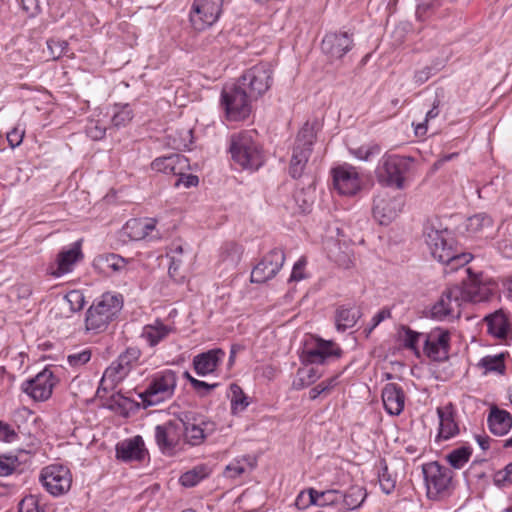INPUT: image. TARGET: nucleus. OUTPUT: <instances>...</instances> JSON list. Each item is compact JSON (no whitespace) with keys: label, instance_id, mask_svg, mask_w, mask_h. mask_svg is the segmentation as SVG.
<instances>
[{"label":"nucleus","instance_id":"nucleus-32","mask_svg":"<svg viewBox=\"0 0 512 512\" xmlns=\"http://www.w3.org/2000/svg\"><path fill=\"white\" fill-rule=\"evenodd\" d=\"M471 259V254L459 252L456 246L453 250H450V248H448L446 252L442 250L439 255V262L445 264L447 267L446 272H452L464 267Z\"/></svg>","mask_w":512,"mask_h":512},{"label":"nucleus","instance_id":"nucleus-20","mask_svg":"<svg viewBox=\"0 0 512 512\" xmlns=\"http://www.w3.org/2000/svg\"><path fill=\"white\" fill-rule=\"evenodd\" d=\"M183 423V437L186 443L191 446H198L205 438L213 432L214 424L209 421L191 422L188 414L179 419Z\"/></svg>","mask_w":512,"mask_h":512},{"label":"nucleus","instance_id":"nucleus-5","mask_svg":"<svg viewBox=\"0 0 512 512\" xmlns=\"http://www.w3.org/2000/svg\"><path fill=\"white\" fill-rule=\"evenodd\" d=\"M254 100L239 83L224 87L221 93V104L231 121L246 119L252 111L251 103Z\"/></svg>","mask_w":512,"mask_h":512},{"label":"nucleus","instance_id":"nucleus-43","mask_svg":"<svg viewBox=\"0 0 512 512\" xmlns=\"http://www.w3.org/2000/svg\"><path fill=\"white\" fill-rule=\"evenodd\" d=\"M247 467L253 468V463L249 457H243L241 459H235L229 465L226 466L225 474L227 477L235 478L246 472Z\"/></svg>","mask_w":512,"mask_h":512},{"label":"nucleus","instance_id":"nucleus-21","mask_svg":"<svg viewBox=\"0 0 512 512\" xmlns=\"http://www.w3.org/2000/svg\"><path fill=\"white\" fill-rule=\"evenodd\" d=\"M82 257L80 246L75 243L70 249L63 250L58 254L56 261L47 268V273L54 277H61L71 272L75 263Z\"/></svg>","mask_w":512,"mask_h":512},{"label":"nucleus","instance_id":"nucleus-31","mask_svg":"<svg viewBox=\"0 0 512 512\" xmlns=\"http://www.w3.org/2000/svg\"><path fill=\"white\" fill-rule=\"evenodd\" d=\"M487 324V331L490 335L505 339L509 332V323L502 310L495 311L484 318Z\"/></svg>","mask_w":512,"mask_h":512},{"label":"nucleus","instance_id":"nucleus-42","mask_svg":"<svg viewBox=\"0 0 512 512\" xmlns=\"http://www.w3.org/2000/svg\"><path fill=\"white\" fill-rule=\"evenodd\" d=\"M242 247L236 243H226L222 247L221 259L230 266H235L241 259Z\"/></svg>","mask_w":512,"mask_h":512},{"label":"nucleus","instance_id":"nucleus-46","mask_svg":"<svg viewBox=\"0 0 512 512\" xmlns=\"http://www.w3.org/2000/svg\"><path fill=\"white\" fill-rule=\"evenodd\" d=\"M381 465V470L378 473L379 484L385 494H390L395 488L396 480L393 478L392 474L389 473L385 462L381 463Z\"/></svg>","mask_w":512,"mask_h":512},{"label":"nucleus","instance_id":"nucleus-14","mask_svg":"<svg viewBox=\"0 0 512 512\" xmlns=\"http://www.w3.org/2000/svg\"><path fill=\"white\" fill-rule=\"evenodd\" d=\"M450 333L443 328H435L425 335L423 350L433 361L443 362L449 357Z\"/></svg>","mask_w":512,"mask_h":512},{"label":"nucleus","instance_id":"nucleus-1","mask_svg":"<svg viewBox=\"0 0 512 512\" xmlns=\"http://www.w3.org/2000/svg\"><path fill=\"white\" fill-rule=\"evenodd\" d=\"M123 307L121 294L106 292L97 298L86 312L85 326L88 331L101 333L113 322Z\"/></svg>","mask_w":512,"mask_h":512},{"label":"nucleus","instance_id":"nucleus-44","mask_svg":"<svg viewBox=\"0 0 512 512\" xmlns=\"http://www.w3.org/2000/svg\"><path fill=\"white\" fill-rule=\"evenodd\" d=\"M230 392L232 411H243L248 406L249 403L247 401V396L244 394L242 388L239 385L232 383L230 385Z\"/></svg>","mask_w":512,"mask_h":512},{"label":"nucleus","instance_id":"nucleus-56","mask_svg":"<svg viewBox=\"0 0 512 512\" xmlns=\"http://www.w3.org/2000/svg\"><path fill=\"white\" fill-rule=\"evenodd\" d=\"M86 133L92 140H100L105 136L106 127L99 121H91L86 126Z\"/></svg>","mask_w":512,"mask_h":512},{"label":"nucleus","instance_id":"nucleus-8","mask_svg":"<svg viewBox=\"0 0 512 512\" xmlns=\"http://www.w3.org/2000/svg\"><path fill=\"white\" fill-rule=\"evenodd\" d=\"M273 81V67L268 62H261L248 69L238 80V83L247 90L250 97L257 100L271 87Z\"/></svg>","mask_w":512,"mask_h":512},{"label":"nucleus","instance_id":"nucleus-47","mask_svg":"<svg viewBox=\"0 0 512 512\" xmlns=\"http://www.w3.org/2000/svg\"><path fill=\"white\" fill-rule=\"evenodd\" d=\"M440 99L436 97L433 101L432 108L426 113L425 120L422 123H419L415 127V133L416 135H424L427 132V124L430 120L435 119L438 117L440 110Z\"/></svg>","mask_w":512,"mask_h":512},{"label":"nucleus","instance_id":"nucleus-39","mask_svg":"<svg viewBox=\"0 0 512 512\" xmlns=\"http://www.w3.org/2000/svg\"><path fill=\"white\" fill-rule=\"evenodd\" d=\"M492 223V218L489 215L485 213H479L467 219L466 228L470 233L476 234L485 228L491 227Z\"/></svg>","mask_w":512,"mask_h":512},{"label":"nucleus","instance_id":"nucleus-50","mask_svg":"<svg viewBox=\"0 0 512 512\" xmlns=\"http://www.w3.org/2000/svg\"><path fill=\"white\" fill-rule=\"evenodd\" d=\"M204 477L205 474L203 473L202 469L194 468L181 475L180 483L184 487H193L197 485Z\"/></svg>","mask_w":512,"mask_h":512},{"label":"nucleus","instance_id":"nucleus-22","mask_svg":"<svg viewBox=\"0 0 512 512\" xmlns=\"http://www.w3.org/2000/svg\"><path fill=\"white\" fill-rule=\"evenodd\" d=\"M341 348L332 341L319 339L313 348L305 350V361L311 364H324L330 358H339Z\"/></svg>","mask_w":512,"mask_h":512},{"label":"nucleus","instance_id":"nucleus-63","mask_svg":"<svg viewBox=\"0 0 512 512\" xmlns=\"http://www.w3.org/2000/svg\"><path fill=\"white\" fill-rule=\"evenodd\" d=\"M191 385L194 390L201 396L204 397L209 394V392L216 387H218V383L209 384L207 382L201 380H191Z\"/></svg>","mask_w":512,"mask_h":512},{"label":"nucleus","instance_id":"nucleus-54","mask_svg":"<svg viewBox=\"0 0 512 512\" xmlns=\"http://www.w3.org/2000/svg\"><path fill=\"white\" fill-rule=\"evenodd\" d=\"M103 260L107 266V268L111 269L114 272H121L126 268L127 262L126 260L117 254H108L103 257Z\"/></svg>","mask_w":512,"mask_h":512},{"label":"nucleus","instance_id":"nucleus-7","mask_svg":"<svg viewBox=\"0 0 512 512\" xmlns=\"http://www.w3.org/2000/svg\"><path fill=\"white\" fill-rule=\"evenodd\" d=\"M427 496L437 500L449 494L452 486L453 471L438 462H429L422 467Z\"/></svg>","mask_w":512,"mask_h":512},{"label":"nucleus","instance_id":"nucleus-13","mask_svg":"<svg viewBox=\"0 0 512 512\" xmlns=\"http://www.w3.org/2000/svg\"><path fill=\"white\" fill-rule=\"evenodd\" d=\"M460 286L448 287L441 295L440 299L432 306L431 316L437 320L446 318H458L461 314V295Z\"/></svg>","mask_w":512,"mask_h":512},{"label":"nucleus","instance_id":"nucleus-17","mask_svg":"<svg viewBox=\"0 0 512 512\" xmlns=\"http://www.w3.org/2000/svg\"><path fill=\"white\" fill-rule=\"evenodd\" d=\"M403 205L401 196L378 195L374 198L373 216L381 225H387L398 216Z\"/></svg>","mask_w":512,"mask_h":512},{"label":"nucleus","instance_id":"nucleus-62","mask_svg":"<svg viewBox=\"0 0 512 512\" xmlns=\"http://www.w3.org/2000/svg\"><path fill=\"white\" fill-rule=\"evenodd\" d=\"M321 503L320 506L334 505L341 499V494L336 490L321 491L320 493Z\"/></svg>","mask_w":512,"mask_h":512},{"label":"nucleus","instance_id":"nucleus-24","mask_svg":"<svg viewBox=\"0 0 512 512\" xmlns=\"http://www.w3.org/2000/svg\"><path fill=\"white\" fill-rule=\"evenodd\" d=\"M225 356L224 350L215 348L200 353L193 358V367L199 376H206L213 373Z\"/></svg>","mask_w":512,"mask_h":512},{"label":"nucleus","instance_id":"nucleus-40","mask_svg":"<svg viewBox=\"0 0 512 512\" xmlns=\"http://www.w3.org/2000/svg\"><path fill=\"white\" fill-rule=\"evenodd\" d=\"M479 366L484 368L485 373L497 372L503 374L506 368L504 363V355L498 354L493 356H485L480 360Z\"/></svg>","mask_w":512,"mask_h":512},{"label":"nucleus","instance_id":"nucleus-10","mask_svg":"<svg viewBox=\"0 0 512 512\" xmlns=\"http://www.w3.org/2000/svg\"><path fill=\"white\" fill-rule=\"evenodd\" d=\"M224 0H194L189 18L195 30L202 31L213 25L222 13Z\"/></svg>","mask_w":512,"mask_h":512},{"label":"nucleus","instance_id":"nucleus-64","mask_svg":"<svg viewBox=\"0 0 512 512\" xmlns=\"http://www.w3.org/2000/svg\"><path fill=\"white\" fill-rule=\"evenodd\" d=\"M508 232L511 239H504L500 242H498V250L500 253L506 257L511 258L512 257V223L508 224Z\"/></svg>","mask_w":512,"mask_h":512},{"label":"nucleus","instance_id":"nucleus-12","mask_svg":"<svg viewBox=\"0 0 512 512\" xmlns=\"http://www.w3.org/2000/svg\"><path fill=\"white\" fill-rule=\"evenodd\" d=\"M154 436L159 450L165 455H172L183 437V423L180 420H170L157 425Z\"/></svg>","mask_w":512,"mask_h":512},{"label":"nucleus","instance_id":"nucleus-41","mask_svg":"<svg viewBox=\"0 0 512 512\" xmlns=\"http://www.w3.org/2000/svg\"><path fill=\"white\" fill-rule=\"evenodd\" d=\"M442 68H443V64L439 61H437L431 65L424 66L423 68L415 71L414 76H413V82L417 86H420V85L424 84L425 82H427L433 75H435L437 72H439Z\"/></svg>","mask_w":512,"mask_h":512},{"label":"nucleus","instance_id":"nucleus-59","mask_svg":"<svg viewBox=\"0 0 512 512\" xmlns=\"http://www.w3.org/2000/svg\"><path fill=\"white\" fill-rule=\"evenodd\" d=\"M404 346L411 350H416L417 342L419 337L423 336V334L418 333L416 331L411 330L409 327H404Z\"/></svg>","mask_w":512,"mask_h":512},{"label":"nucleus","instance_id":"nucleus-28","mask_svg":"<svg viewBox=\"0 0 512 512\" xmlns=\"http://www.w3.org/2000/svg\"><path fill=\"white\" fill-rule=\"evenodd\" d=\"M490 432L496 436H503L512 428V416L506 410L493 406L487 417Z\"/></svg>","mask_w":512,"mask_h":512},{"label":"nucleus","instance_id":"nucleus-19","mask_svg":"<svg viewBox=\"0 0 512 512\" xmlns=\"http://www.w3.org/2000/svg\"><path fill=\"white\" fill-rule=\"evenodd\" d=\"M354 46L352 34L331 32L324 36L321 49L331 59H341Z\"/></svg>","mask_w":512,"mask_h":512},{"label":"nucleus","instance_id":"nucleus-23","mask_svg":"<svg viewBox=\"0 0 512 512\" xmlns=\"http://www.w3.org/2000/svg\"><path fill=\"white\" fill-rule=\"evenodd\" d=\"M381 397L384 409L389 415L398 416L404 410L405 393L398 384H386L382 389Z\"/></svg>","mask_w":512,"mask_h":512},{"label":"nucleus","instance_id":"nucleus-57","mask_svg":"<svg viewBox=\"0 0 512 512\" xmlns=\"http://www.w3.org/2000/svg\"><path fill=\"white\" fill-rule=\"evenodd\" d=\"M18 439V434L8 423L0 420V441L13 443Z\"/></svg>","mask_w":512,"mask_h":512},{"label":"nucleus","instance_id":"nucleus-58","mask_svg":"<svg viewBox=\"0 0 512 512\" xmlns=\"http://www.w3.org/2000/svg\"><path fill=\"white\" fill-rule=\"evenodd\" d=\"M140 357V350L137 348H127L125 352L118 356V360L121 361L122 364L129 367V371H131L132 364L136 362Z\"/></svg>","mask_w":512,"mask_h":512},{"label":"nucleus","instance_id":"nucleus-51","mask_svg":"<svg viewBox=\"0 0 512 512\" xmlns=\"http://www.w3.org/2000/svg\"><path fill=\"white\" fill-rule=\"evenodd\" d=\"M336 379H337V377H331L325 381H322L317 386L310 389V391H309L310 400H315L321 394L330 392L336 386Z\"/></svg>","mask_w":512,"mask_h":512},{"label":"nucleus","instance_id":"nucleus-52","mask_svg":"<svg viewBox=\"0 0 512 512\" xmlns=\"http://www.w3.org/2000/svg\"><path fill=\"white\" fill-rule=\"evenodd\" d=\"M47 47L50 52V56L53 59L60 58L68 49V43L65 40L60 39H49L47 41Z\"/></svg>","mask_w":512,"mask_h":512},{"label":"nucleus","instance_id":"nucleus-35","mask_svg":"<svg viewBox=\"0 0 512 512\" xmlns=\"http://www.w3.org/2000/svg\"><path fill=\"white\" fill-rule=\"evenodd\" d=\"M172 332V328L163 324L161 321H155L154 324L143 327L141 337L150 347H154L164 340Z\"/></svg>","mask_w":512,"mask_h":512},{"label":"nucleus","instance_id":"nucleus-11","mask_svg":"<svg viewBox=\"0 0 512 512\" xmlns=\"http://www.w3.org/2000/svg\"><path fill=\"white\" fill-rule=\"evenodd\" d=\"M40 481L51 495L60 496L71 488L72 475L67 467L53 464L42 469Z\"/></svg>","mask_w":512,"mask_h":512},{"label":"nucleus","instance_id":"nucleus-55","mask_svg":"<svg viewBox=\"0 0 512 512\" xmlns=\"http://www.w3.org/2000/svg\"><path fill=\"white\" fill-rule=\"evenodd\" d=\"M65 301L70 305V311L77 312L84 306V296L79 291H71L65 295Z\"/></svg>","mask_w":512,"mask_h":512},{"label":"nucleus","instance_id":"nucleus-36","mask_svg":"<svg viewBox=\"0 0 512 512\" xmlns=\"http://www.w3.org/2000/svg\"><path fill=\"white\" fill-rule=\"evenodd\" d=\"M320 377L321 374L318 372L316 368H299L297 370L296 378L292 383V387L295 390H301L315 383Z\"/></svg>","mask_w":512,"mask_h":512},{"label":"nucleus","instance_id":"nucleus-37","mask_svg":"<svg viewBox=\"0 0 512 512\" xmlns=\"http://www.w3.org/2000/svg\"><path fill=\"white\" fill-rule=\"evenodd\" d=\"M366 497V491L360 486H351L343 495L341 499L344 506L349 510H355L361 506Z\"/></svg>","mask_w":512,"mask_h":512},{"label":"nucleus","instance_id":"nucleus-33","mask_svg":"<svg viewBox=\"0 0 512 512\" xmlns=\"http://www.w3.org/2000/svg\"><path fill=\"white\" fill-rule=\"evenodd\" d=\"M361 317V312L356 307L340 306L335 312V326L339 332L352 328Z\"/></svg>","mask_w":512,"mask_h":512},{"label":"nucleus","instance_id":"nucleus-45","mask_svg":"<svg viewBox=\"0 0 512 512\" xmlns=\"http://www.w3.org/2000/svg\"><path fill=\"white\" fill-rule=\"evenodd\" d=\"M133 118L132 110L128 104L116 106V110L112 116V123L115 127L126 126Z\"/></svg>","mask_w":512,"mask_h":512},{"label":"nucleus","instance_id":"nucleus-38","mask_svg":"<svg viewBox=\"0 0 512 512\" xmlns=\"http://www.w3.org/2000/svg\"><path fill=\"white\" fill-rule=\"evenodd\" d=\"M472 450L469 447H459L446 455V460L455 469L462 468L470 459Z\"/></svg>","mask_w":512,"mask_h":512},{"label":"nucleus","instance_id":"nucleus-26","mask_svg":"<svg viewBox=\"0 0 512 512\" xmlns=\"http://www.w3.org/2000/svg\"><path fill=\"white\" fill-rule=\"evenodd\" d=\"M439 418V432L437 438L448 440L459 433V428L454 419V407L452 403L437 408Z\"/></svg>","mask_w":512,"mask_h":512},{"label":"nucleus","instance_id":"nucleus-34","mask_svg":"<svg viewBox=\"0 0 512 512\" xmlns=\"http://www.w3.org/2000/svg\"><path fill=\"white\" fill-rule=\"evenodd\" d=\"M156 220L154 219H133L127 222L126 229H129V235L134 240L145 238H156L151 233L155 230Z\"/></svg>","mask_w":512,"mask_h":512},{"label":"nucleus","instance_id":"nucleus-30","mask_svg":"<svg viewBox=\"0 0 512 512\" xmlns=\"http://www.w3.org/2000/svg\"><path fill=\"white\" fill-rule=\"evenodd\" d=\"M461 303L463 302H484L489 300L492 295L490 288L486 284L480 283L477 279H470L460 286Z\"/></svg>","mask_w":512,"mask_h":512},{"label":"nucleus","instance_id":"nucleus-48","mask_svg":"<svg viewBox=\"0 0 512 512\" xmlns=\"http://www.w3.org/2000/svg\"><path fill=\"white\" fill-rule=\"evenodd\" d=\"M493 482L499 488L512 485V462L506 465L504 469L495 472Z\"/></svg>","mask_w":512,"mask_h":512},{"label":"nucleus","instance_id":"nucleus-61","mask_svg":"<svg viewBox=\"0 0 512 512\" xmlns=\"http://www.w3.org/2000/svg\"><path fill=\"white\" fill-rule=\"evenodd\" d=\"M25 130L20 129L18 127L13 128L11 131L7 133V141L11 148L18 147L24 138Z\"/></svg>","mask_w":512,"mask_h":512},{"label":"nucleus","instance_id":"nucleus-49","mask_svg":"<svg viewBox=\"0 0 512 512\" xmlns=\"http://www.w3.org/2000/svg\"><path fill=\"white\" fill-rule=\"evenodd\" d=\"M350 152L358 159L367 161L372 156L380 153V147L377 144L363 145L355 149H350Z\"/></svg>","mask_w":512,"mask_h":512},{"label":"nucleus","instance_id":"nucleus-3","mask_svg":"<svg viewBox=\"0 0 512 512\" xmlns=\"http://www.w3.org/2000/svg\"><path fill=\"white\" fill-rule=\"evenodd\" d=\"M412 161L410 157L384 154L375 169L377 181L383 186L402 189Z\"/></svg>","mask_w":512,"mask_h":512},{"label":"nucleus","instance_id":"nucleus-6","mask_svg":"<svg viewBox=\"0 0 512 512\" xmlns=\"http://www.w3.org/2000/svg\"><path fill=\"white\" fill-rule=\"evenodd\" d=\"M177 385L176 373L165 370L156 374L147 388L139 394L144 407L156 406L172 398Z\"/></svg>","mask_w":512,"mask_h":512},{"label":"nucleus","instance_id":"nucleus-60","mask_svg":"<svg viewBox=\"0 0 512 512\" xmlns=\"http://www.w3.org/2000/svg\"><path fill=\"white\" fill-rule=\"evenodd\" d=\"M18 512H40L37 499L32 495L23 498L19 503Z\"/></svg>","mask_w":512,"mask_h":512},{"label":"nucleus","instance_id":"nucleus-16","mask_svg":"<svg viewBox=\"0 0 512 512\" xmlns=\"http://www.w3.org/2000/svg\"><path fill=\"white\" fill-rule=\"evenodd\" d=\"M334 188L341 195L353 196L361 189V179L356 168L345 164L332 170Z\"/></svg>","mask_w":512,"mask_h":512},{"label":"nucleus","instance_id":"nucleus-4","mask_svg":"<svg viewBox=\"0 0 512 512\" xmlns=\"http://www.w3.org/2000/svg\"><path fill=\"white\" fill-rule=\"evenodd\" d=\"M317 123L306 122L297 134L289 166V174L294 179L300 178L312 152L316 138Z\"/></svg>","mask_w":512,"mask_h":512},{"label":"nucleus","instance_id":"nucleus-2","mask_svg":"<svg viewBox=\"0 0 512 512\" xmlns=\"http://www.w3.org/2000/svg\"><path fill=\"white\" fill-rule=\"evenodd\" d=\"M254 130L233 134L230 138L229 151L234 162L244 169L257 170L264 163L262 148Z\"/></svg>","mask_w":512,"mask_h":512},{"label":"nucleus","instance_id":"nucleus-25","mask_svg":"<svg viewBox=\"0 0 512 512\" xmlns=\"http://www.w3.org/2000/svg\"><path fill=\"white\" fill-rule=\"evenodd\" d=\"M151 167L157 172L178 175L182 174V171L188 167V159L181 154L173 153L168 156L156 158L151 163Z\"/></svg>","mask_w":512,"mask_h":512},{"label":"nucleus","instance_id":"nucleus-18","mask_svg":"<svg viewBox=\"0 0 512 512\" xmlns=\"http://www.w3.org/2000/svg\"><path fill=\"white\" fill-rule=\"evenodd\" d=\"M54 386V376L51 370L44 369L34 378L25 381L22 384V391L36 401L47 400Z\"/></svg>","mask_w":512,"mask_h":512},{"label":"nucleus","instance_id":"nucleus-27","mask_svg":"<svg viewBox=\"0 0 512 512\" xmlns=\"http://www.w3.org/2000/svg\"><path fill=\"white\" fill-rule=\"evenodd\" d=\"M116 455L123 461L142 460L145 456L144 442L140 436L124 440L117 444Z\"/></svg>","mask_w":512,"mask_h":512},{"label":"nucleus","instance_id":"nucleus-15","mask_svg":"<svg viewBox=\"0 0 512 512\" xmlns=\"http://www.w3.org/2000/svg\"><path fill=\"white\" fill-rule=\"evenodd\" d=\"M285 261L284 251L280 248L272 249L253 268L251 281L254 283H265L272 279L281 269Z\"/></svg>","mask_w":512,"mask_h":512},{"label":"nucleus","instance_id":"nucleus-29","mask_svg":"<svg viewBox=\"0 0 512 512\" xmlns=\"http://www.w3.org/2000/svg\"><path fill=\"white\" fill-rule=\"evenodd\" d=\"M129 373L128 366L122 364L118 359L114 360L104 371L100 380L99 389H103L104 391L114 389Z\"/></svg>","mask_w":512,"mask_h":512},{"label":"nucleus","instance_id":"nucleus-9","mask_svg":"<svg viewBox=\"0 0 512 512\" xmlns=\"http://www.w3.org/2000/svg\"><path fill=\"white\" fill-rule=\"evenodd\" d=\"M423 237L431 255L438 261L442 250L446 252L448 248L453 250L455 247V240L451 232L447 228H443L441 222L436 218L425 222Z\"/></svg>","mask_w":512,"mask_h":512},{"label":"nucleus","instance_id":"nucleus-53","mask_svg":"<svg viewBox=\"0 0 512 512\" xmlns=\"http://www.w3.org/2000/svg\"><path fill=\"white\" fill-rule=\"evenodd\" d=\"M91 359V350L84 349L75 353H71L67 356V361L72 367H80L85 365Z\"/></svg>","mask_w":512,"mask_h":512}]
</instances>
